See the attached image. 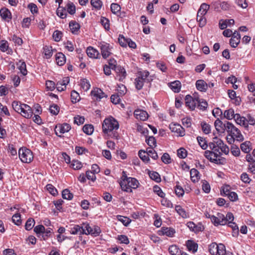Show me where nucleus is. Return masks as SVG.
Returning <instances> with one entry per match:
<instances>
[{
    "mask_svg": "<svg viewBox=\"0 0 255 255\" xmlns=\"http://www.w3.org/2000/svg\"><path fill=\"white\" fill-rule=\"evenodd\" d=\"M209 147L212 150L205 151L204 155L210 161L217 164L222 163L224 160L220 150L225 154H228L230 151L229 147L217 137H214L213 141L209 143Z\"/></svg>",
    "mask_w": 255,
    "mask_h": 255,
    "instance_id": "nucleus-1",
    "label": "nucleus"
},
{
    "mask_svg": "<svg viewBox=\"0 0 255 255\" xmlns=\"http://www.w3.org/2000/svg\"><path fill=\"white\" fill-rule=\"evenodd\" d=\"M119 128V125L118 121L113 117L105 119L102 125L104 135L111 138L118 137V134L116 130Z\"/></svg>",
    "mask_w": 255,
    "mask_h": 255,
    "instance_id": "nucleus-2",
    "label": "nucleus"
},
{
    "mask_svg": "<svg viewBox=\"0 0 255 255\" xmlns=\"http://www.w3.org/2000/svg\"><path fill=\"white\" fill-rule=\"evenodd\" d=\"M18 155L20 159L23 163H30L33 158L31 151L25 147H22L19 149Z\"/></svg>",
    "mask_w": 255,
    "mask_h": 255,
    "instance_id": "nucleus-3",
    "label": "nucleus"
},
{
    "mask_svg": "<svg viewBox=\"0 0 255 255\" xmlns=\"http://www.w3.org/2000/svg\"><path fill=\"white\" fill-rule=\"evenodd\" d=\"M136 76L144 83H150L154 78L153 75H150L149 72L146 70L138 72Z\"/></svg>",
    "mask_w": 255,
    "mask_h": 255,
    "instance_id": "nucleus-4",
    "label": "nucleus"
},
{
    "mask_svg": "<svg viewBox=\"0 0 255 255\" xmlns=\"http://www.w3.org/2000/svg\"><path fill=\"white\" fill-rule=\"evenodd\" d=\"M211 220L212 223L216 226L218 225H224L226 224L225 216L221 213H218L216 216L212 215L211 217Z\"/></svg>",
    "mask_w": 255,
    "mask_h": 255,
    "instance_id": "nucleus-5",
    "label": "nucleus"
},
{
    "mask_svg": "<svg viewBox=\"0 0 255 255\" xmlns=\"http://www.w3.org/2000/svg\"><path fill=\"white\" fill-rule=\"evenodd\" d=\"M84 229L86 232L84 234H91L95 237L99 236L101 233V229L99 227L94 226V228H92L89 224H85Z\"/></svg>",
    "mask_w": 255,
    "mask_h": 255,
    "instance_id": "nucleus-6",
    "label": "nucleus"
},
{
    "mask_svg": "<svg viewBox=\"0 0 255 255\" xmlns=\"http://www.w3.org/2000/svg\"><path fill=\"white\" fill-rule=\"evenodd\" d=\"M186 105L191 110H193L197 106L198 102V97H192L190 95H187L185 99Z\"/></svg>",
    "mask_w": 255,
    "mask_h": 255,
    "instance_id": "nucleus-7",
    "label": "nucleus"
},
{
    "mask_svg": "<svg viewBox=\"0 0 255 255\" xmlns=\"http://www.w3.org/2000/svg\"><path fill=\"white\" fill-rule=\"evenodd\" d=\"M70 129L71 126L70 125L64 123L62 125L56 126L55 128V132L57 135L61 137V135L58 134L59 133H64L69 131Z\"/></svg>",
    "mask_w": 255,
    "mask_h": 255,
    "instance_id": "nucleus-8",
    "label": "nucleus"
},
{
    "mask_svg": "<svg viewBox=\"0 0 255 255\" xmlns=\"http://www.w3.org/2000/svg\"><path fill=\"white\" fill-rule=\"evenodd\" d=\"M134 116L136 119L142 121L147 120L149 117L148 113L146 111L139 109L134 111Z\"/></svg>",
    "mask_w": 255,
    "mask_h": 255,
    "instance_id": "nucleus-9",
    "label": "nucleus"
},
{
    "mask_svg": "<svg viewBox=\"0 0 255 255\" xmlns=\"http://www.w3.org/2000/svg\"><path fill=\"white\" fill-rule=\"evenodd\" d=\"M120 185L122 191H128V176L127 172L125 171H123L122 172V176L121 177L120 180L119 181Z\"/></svg>",
    "mask_w": 255,
    "mask_h": 255,
    "instance_id": "nucleus-10",
    "label": "nucleus"
},
{
    "mask_svg": "<svg viewBox=\"0 0 255 255\" xmlns=\"http://www.w3.org/2000/svg\"><path fill=\"white\" fill-rule=\"evenodd\" d=\"M19 114H20L23 117L29 119L32 116L33 113L29 106L26 104H23V109Z\"/></svg>",
    "mask_w": 255,
    "mask_h": 255,
    "instance_id": "nucleus-11",
    "label": "nucleus"
},
{
    "mask_svg": "<svg viewBox=\"0 0 255 255\" xmlns=\"http://www.w3.org/2000/svg\"><path fill=\"white\" fill-rule=\"evenodd\" d=\"M101 50L102 56L105 59L112 54L111 48L110 47L109 44L106 43L101 44Z\"/></svg>",
    "mask_w": 255,
    "mask_h": 255,
    "instance_id": "nucleus-12",
    "label": "nucleus"
},
{
    "mask_svg": "<svg viewBox=\"0 0 255 255\" xmlns=\"http://www.w3.org/2000/svg\"><path fill=\"white\" fill-rule=\"evenodd\" d=\"M232 35V37L230 40V43L232 47L235 48L240 42L241 35L237 31H235Z\"/></svg>",
    "mask_w": 255,
    "mask_h": 255,
    "instance_id": "nucleus-13",
    "label": "nucleus"
},
{
    "mask_svg": "<svg viewBox=\"0 0 255 255\" xmlns=\"http://www.w3.org/2000/svg\"><path fill=\"white\" fill-rule=\"evenodd\" d=\"M115 70L118 74L117 77H118L120 81H122L124 79H126L127 76V72L125 69L123 67L120 65H118L115 67Z\"/></svg>",
    "mask_w": 255,
    "mask_h": 255,
    "instance_id": "nucleus-14",
    "label": "nucleus"
},
{
    "mask_svg": "<svg viewBox=\"0 0 255 255\" xmlns=\"http://www.w3.org/2000/svg\"><path fill=\"white\" fill-rule=\"evenodd\" d=\"M92 96L93 97L94 100H98L106 96L103 91L99 88L95 89L91 92Z\"/></svg>",
    "mask_w": 255,
    "mask_h": 255,
    "instance_id": "nucleus-15",
    "label": "nucleus"
},
{
    "mask_svg": "<svg viewBox=\"0 0 255 255\" xmlns=\"http://www.w3.org/2000/svg\"><path fill=\"white\" fill-rule=\"evenodd\" d=\"M0 14L1 18L7 21H9L11 19V12L6 8H2L0 9Z\"/></svg>",
    "mask_w": 255,
    "mask_h": 255,
    "instance_id": "nucleus-16",
    "label": "nucleus"
},
{
    "mask_svg": "<svg viewBox=\"0 0 255 255\" xmlns=\"http://www.w3.org/2000/svg\"><path fill=\"white\" fill-rule=\"evenodd\" d=\"M234 120L237 124L242 126L245 128H248V120L245 117H242L240 114H238Z\"/></svg>",
    "mask_w": 255,
    "mask_h": 255,
    "instance_id": "nucleus-17",
    "label": "nucleus"
},
{
    "mask_svg": "<svg viewBox=\"0 0 255 255\" xmlns=\"http://www.w3.org/2000/svg\"><path fill=\"white\" fill-rule=\"evenodd\" d=\"M170 128L173 132L179 133V135L182 136L184 135V131L183 128L179 125L173 124L170 126Z\"/></svg>",
    "mask_w": 255,
    "mask_h": 255,
    "instance_id": "nucleus-18",
    "label": "nucleus"
},
{
    "mask_svg": "<svg viewBox=\"0 0 255 255\" xmlns=\"http://www.w3.org/2000/svg\"><path fill=\"white\" fill-rule=\"evenodd\" d=\"M160 232L161 233L159 235H166L168 237H172L175 233V231L174 229L171 228H162Z\"/></svg>",
    "mask_w": 255,
    "mask_h": 255,
    "instance_id": "nucleus-19",
    "label": "nucleus"
},
{
    "mask_svg": "<svg viewBox=\"0 0 255 255\" xmlns=\"http://www.w3.org/2000/svg\"><path fill=\"white\" fill-rule=\"evenodd\" d=\"M196 86L197 89L202 92H205L207 90V84L202 80H198L196 81Z\"/></svg>",
    "mask_w": 255,
    "mask_h": 255,
    "instance_id": "nucleus-20",
    "label": "nucleus"
},
{
    "mask_svg": "<svg viewBox=\"0 0 255 255\" xmlns=\"http://www.w3.org/2000/svg\"><path fill=\"white\" fill-rule=\"evenodd\" d=\"M238 114H235V111L233 109L225 110L224 113V117L228 120L235 119Z\"/></svg>",
    "mask_w": 255,
    "mask_h": 255,
    "instance_id": "nucleus-21",
    "label": "nucleus"
},
{
    "mask_svg": "<svg viewBox=\"0 0 255 255\" xmlns=\"http://www.w3.org/2000/svg\"><path fill=\"white\" fill-rule=\"evenodd\" d=\"M86 52L89 57L93 58H97L99 54L98 50L91 46L87 48Z\"/></svg>",
    "mask_w": 255,
    "mask_h": 255,
    "instance_id": "nucleus-22",
    "label": "nucleus"
},
{
    "mask_svg": "<svg viewBox=\"0 0 255 255\" xmlns=\"http://www.w3.org/2000/svg\"><path fill=\"white\" fill-rule=\"evenodd\" d=\"M209 5L205 3H202L197 12V15H201V16H205L209 10Z\"/></svg>",
    "mask_w": 255,
    "mask_h": 255,
    "instance_id": "nucleus-23",
    "label": "nucleus"
},
{
    "mask_svg": "<svg viewBox=\"0 0 255 255\" xmlns=\"http://www.w3.org/2000/svg\"><path fill=\"white\" fill-rule=\"evenodd\" d=\"M84 233H86V232L84 231V227H81L79 225L74 226V227L72 228L71 230V234L73 235H82L84 234Z\"/></svg>",
    "mask_w": 255,
    "mask_h": 255,
    "instance_id": "nucleus-24",
    "label": "nucleus"
},
{
    "mask_svg": "<svg viewBox=\"0 0 255 255\" xmlns=\"http://www.w3.org/2000/svg\"><path fill=\"white\" fill-rule=\"evenodd\" d=\"M186 246L189 251H192L194 253L197 251L198 245L192 241H187L186 242Z\"/></svg>",
    "mask_w": 255,
    "mask_h": 255,
    "instance_id": "nucleus-25",
    "label": "nucleus"
},
{
    "mask_svg": "<svg viewBox=\"0 0 255 255\" xmlns=\"http://www.w3.org/2000/svg\"><path fill=\"white\" fill-rule=\"evenodd\" d=\"M56 60L58 65L62 66L65 63L66 58L62 53L59 52L56 55Z\"/></svg>",
    "mask_w": 255,
    "mask_h": 255,
    "instance_id": "nucleus-26",
    "label": "nucleus"
},
{
    "mask_svg": "<svg viewBox=\"0 0 255 255\" xmlns=\"http://www.w3.org/2000/svg\"><path fill=\"white\" fill-rule=\"evenodd\" d=\"M139 185V183L137 179L134 178L128 177V188L135 189L138 187Z\"/></svg>",
    "mask_w": 255,
    "mask_h": 255,
    "instance_id": "nucleus-27",
    "label": "nucleus"
},
{
    "mask_svg": "<svg viewBox=\"0 0 255 255\" xmlns=\"http://www.w3.org/2000/svg\"><path fill=\"white\" fill-rule=\"evenodd\" d=\"M17 66L18 67V68L20 70V73L23 75L25 76L27 73L25 63L23 61L20 60L17 63Z\"/></svg>",
    "mask_w": 255,
    "mask_h": 255,
    "instance_id": "nucleus-28",
    "label": "nucleus"
},
{
    "mask_svg": "<svg viewBox=\"0 0 255 255\" xmlns=\"http://www.w3.org/2000/svg\"><path fill=\"white\" fill-rule=\"evenodd\" d=\"M199 171L195 169L192 168L190 170V177L191 180L193 182H197L199 179Z\"/></svg>",
    "mask_w": 255,
    "mask_h": 255,
    "instance_id": "nucleus-29",
    "label": "nucleus"
},
{
    "mask_svg": "<svg viewBox=\"0 0 255 255\" xmlns=\"http://www.w3.org/2000/svg\"><path fill=\"white\" fill-rule=\"evenodd\" d=\"M69 27L71 32L76 34L79 30L80 26L79 24L76 21H72L69 23Z\"/></svg>",
    "mask_w": 255,
    "mask_h": 255,
    "instance_id": "nucleus-30",
    "label": "nucleus"
},
{
    "mask_svg": "<svg viewBox=\"0 0 255 255\" xmlns=\"http://www.w3.org/2000/svg\"><path fill=\"white\" fill-rule=\"evenodd\" d=\"M171 89L175 93H178L181 89V83L179 81L171 82L170 84Z\"/></svg>",
    "mask_w": 255,
    "mask_h": 255,
    "instance_id": "nucleus-31",
    "label": "nucleus"
},
{
    "mask_svg": "<svg viewBox=\"0 0 255 255\" xmlns=\"http://www.w3.org/2000/svg\"><path fill=\"white\" fill-rule=\"evenodd\" d=\"M168 250L171 255H182L181 251L176 245L170 246Z\"/></svg>",
    "mask_w": 255,
    "mask_h": 255,
    "instance_id": "nucleus-32",
    "label": "nucleus"
},
{
    "mask_svg": "<svg viewBox=\"0 0 255 255\" xmlns=\"http://www.w3.org/2000/svg\"><path fill=\"white\" fill-rule=\"evenodd\" d=\"M24 104H21L18 101H14L12 103V107L13 109L17 113H19L23 109V105Z\"/></svg>",
    "mask_w": 255,
    "mask_h": 255,
    "instance_id": "nucleus-33",
    "label": "nucleus"
},
{
    "mask_svg": "<svg viewBox=\"0 0 255 255\" xmlns=\"http://www.w3.org/2000/svg\"><path fill=\"white\" fill-rule=\"evenodd\" d=\"M214 126L216 130L218 132H223L225 131L224 124H223V122L219 119L215 121L214 123Z\"/></svg>",
    "mask_w": 255,
    "mask_h": 255,
    "instance_id": "nucleus-34",
    "label": "nucleus"
},
{
    "mask_svg": "<svg viewBox=\"0 0 255 255\" xmlns=\"http://www.w3.org/2000/svg\"><path fill=\"white\" fill-rule=\"evenodd\" d=\"M138 155L140 159L145 163H148L150 160L148 154L144 150H139Z\"/></svg>",
    "mask_w": 255,
    "mask_h": 255,
    "instance_id": "nucleus-35",
    "label": "nucleus"
},
{
    "mask_svg": "<svg viewBox=\"0 0 255 255\" xmlns=\"http://www.w3.org/2000/svg\"><path fill=\"white\" fill-rule=\"evenodd\" d=\"M148 155L149 157H151L153 159L156 160L158 158V155L153 147H148L145 151Z\"/></svg>",
    "mask_w": 255,
    "mask_h": 255,
    "instance_id": "nucleus-36",
    "label": "nucleus"
},
{
    "mask_svg": "<svg viewBox=\"0 0 255 255\" xmlns=\"http://www.w3.org/2000/svg\"><path fill=\"white\" fill-rule=\"evenodd\" d=\"M175 209L176 211L183 218H186L188 217V214L186 212L185 210L182 208L181 206H176Z\"/></svg>",
    "mask_w": 255,
    "mask_h": 255,
    "instance_id": "nucleus-37",
    "label": "nucleus"
},
{
    "mask_svg": "<svg viewBox=\"0 0 255 255\" xmlns=\"http://www.w3.org/2000/svg\"><path fill=\"white\" fill-rule=\"evenodd\" d=\"M251 143L250 141H246L241 144V148L245 153H249L251 150Z\"/></svg>",
    "mask_w": 255,
    "mask_h": 255,
    "instance_id": "nucleus-38",
    "label": "nucleus"
},
{
    "mask_svg": "<svg viewBox=\"0 0 255 255\" xmlns=\"http://www.w3.org/2000/svg\"><path fill=\"white\" fill-rule=\"evenodd\" d=\"M199 144L203 149H206L209 145L207 144V141L203 137L198 136L197 138Z\"/></svg>",
    "mask_w": 255,
    "mask_h": 255,
    "instance_id": "nucleus-39",
    "label": "nucleus"
},
{
    "mask_svg": "<svg viewBox=\"0 0 255 255\" xmlns=\"http://www.w3.org/2000/svg\"><path fill=\"white\" fill-rule=\"evenodd\" d=\"M144 83L143 82H142V80L140 79L137 76L134 79V85L135 88L137 90H140L143 88Z\"/></svg>",
    "mask_w": 255,
    "mask_h": 255,
    "instance_id": "nucleus-40",
    "label": "nucleus"
},
{
    "mask_svg": "<svg viewBox=\"0 0 255 255\" xmlns=\"http://www.w3.org/2000/svg\"><path fill=\"white\" fill-rule=\"evenodd\" d=\"M218 245L215 243L211 244L209 246V251L212 255H217L218 250Z\"/></svg>",
    "mask_w": 255,
    "mask_h": 255,
    "instance_id": "nucleus-41",
    "label": "nucleus"
},
{
    "mask_svg": "<svg viewBox=\"0 0 255 255\" xmlns=\"http://www.w3.org/2000/svg\"><path fill=\"white\" fill-rule=\"evenodd\" d=\"M80 84L82 89L85 91H87L90 88L91 86L89 82L86 79H82L80 82Z\"/></svg>",
    "mask_w": 255,
    "mask_h": 255,
    "instance_id": "nucleus-42",
    "label": "nucleus"
},
{
    "mask_svg": "<svg viewBox=\"0 0 255 255\" xmlns=\"http://www.w3.org/2000/svg\"><path fill=\"white\" fill-rule=\"evenodd\" d=\"M187 225L190 230L193 232H198L201 231V228L198 227L193 222H188Z\"/></svg>",
    "mask_w": 255,
    "mask_h": 255,
    "instance_id": "nucleus-43",
    "label": "nucleus"
},
{
    "mask_svg": "<svg viewBox=\"0 0 255 255\" xmlns=\"http://www.w3.org/2000/svg\"><path fill=\"white\" fill-rule=\"evenodd\" d=\"M83 131L88 135L91 134L94 131V128L92 125H86L83 128Z\"/></svg>",
    "mask_w": 255,
    "mask_h": 255,
    "instance_id": "nucleus-44",
    "label": "nucleus"
},
{
    "mask_svg": "<svg viewBox=\"0 0 255 255\" xmlns=\"http://www.w3.org/2000/svg\"><path fill=\"white\" fill-rule=\"evenodd\" d=\"M146 142L150 146V147H154L156 146V140L153 136H149L146 139Z\"/></svg>",
    "mask_w": 255,
    "mask_h": 255,
    "instance_id": "nucleus-45",
    "label": "nucleus"
},
{
    "mask_svg": "<svg viewBox=\"0 0 255 255\" xmlns=\"http://www.w3.org/2000/svg\"><path fill=\"white\" fill-rule=\"evenodd\" d=\"M62 195L63 198L67 200H71L73 197L72 193H70V191L67 189L63 190Z\"/></svg>",
    "mask_w": 255,
    "mask_h": 255,
    "instance_id": "nucleus-46",
    "label": "nucleus"
},
{
    "mask_svg": "<svg viewBox=\"0 0 255 255\" xmlns=\"http://www.w3.org/2000/svg\"><path fill=\"white\" fill-rule=\"evenodd\" d=\"M153 190L154 192L158 195L159 197L161 198H164L165 197V193L162 191L161 188L158 186L155 185L153 186Z\"/></svg>",
    "mask_w": 255,
    "mask_h": 255,
    "instance_id": "nucleus-47",
    "label": "nucleus"
},
{
    "mask_svg": "<svg viewBox=\"0 0 255 255\" xmlns=\"http://www.w3.org/2000/svg\"><path fill=\"white\" fill-rule=\"evenodd\" d=\"M43 52L46 58H49L52 55V49L51 47L45 46L43 48Z\"/></svg>",
    "mask_w": 255,
    "mask_h": 255,
    "instance_id": "nucleus-48",
    "label": "nucleus"
},
{
    "mask_svg": "<svg viewBox=\"0 0 255 255\" xmlns=\"http://www.w3.org/2000/svg\"><path fill=\"white\" fill-rule=\"evenodd\" d=\"M120 45L123 47H126L128 43V40L123 35H120L118 39Z\"/></svg>",
    "mask_w": 255,
    "mask_h": 255,
    "instance_id": "nucleus-49",
    "label": "nucleus"
},
{
    "mask_svg": "<svg viewBox=\"0 0 255 255\" xmlns=\"http://www.w3.org/2000/svg\"><path fill=\"white\" fill-rule=\"evenodd\" d=\"M201 125L202 130L204 133L208 134L211 132V127L209 124L203 122Z\"/></svg>",
    "mask_w": 255,
    "mask_h": 255,
    "instance_id": "nucleus-50",
    "label": "nucleus"
},
{
    "mask_svg": "<svg viewBox=\"0 0 255 255\" xmlns=\"http://www.w3.org/2000/svg\"><path fill=\"white\" fill-rule=\"evenodd\" d=\"M197 20L201 27L205 26L206 23V19L204 16H201V15H197Z\"/></svg>",
    "mask_w": 255,
    "mask_h": 255,
    "instance_id": "nucleus-51",
    "label": "nucleus"
},
{
    "mask_svg": "<svg viewBox=\"0 0 255 255\" xmlns=\"http://www.w3.org/2000/svg\"><path fill=\"white\" fill-rule=\"evenodd\" d=\"M35 221L33 219H29L26 221L25 225V229L26 230H30L34 225Z\"/></svg>",
    "mask_w": 255,
    "mask_h": 255,
    "instance_id": "nucleus-52",
    "label": "nucleus"
},
{
    "mask_svg": "<svg viewBox=\"0 0 255 255\" xmlns=\"http://www.w3.org/2000/svg\"><path fill=\"white\" fill-rule=\"evenodd\" d=\"M47 190L53 196H55L58 194L57 189L50 184H48L46 185Z\"/></svg>",
    "mask_w": 255,
    "mask_h": 255,
    "instance_id": "nucleus-53",
    "label": "nucleus"
},
{
    "mask_svg": "<svg viewBox=\"0 0 255 255\" xmlns=\"http://www.w3.org/2000/svg\"><path fill=\"white\" fill-rule=\"evenodd\" d=\"M71 101L73 103H76L79 101V94L75 91H72L71 93Z\"/></svg>",
    "mask_w": 255,
    "mask_h": 255,
    "instance_id": "nucleus-54",
    "label": "nucleus"
},
{
    "mask_svg": "<svg viewBox=\"0 0 255 255\" xmlns=\"http://www.w3.org/2000/svg\"><path fill=\"white\" fill-rule=\"evenodd\" d=\"M91 4L93 7L99 9L102 5V2L100 0H91Z\"/></svg>",
    "mask_w": 255,
    "mask_h": 255,
    "instance_id": "nucleus-55",
    "label": "nucleus"
},
{
    "mask_svg": "<svg viewBox=\"0 0 255 255\" xmlns=\"http://www.w3.org/2000/svg\"><path fill=\"white\" fill-rule=\"evenodd\" d=\"M187 155V151L184 148H180L177 150V155L180 158H185Z\"/></svg>",
    "mask_w": 255,
    "mask_h": 255,
    "instance_id": "nucleus-56",
    "label": "nucleus"
},
{
    "mask_svg": "<svg viewBox=\"0 0 255 255\" xmlns=\"http://www.w3.org/2000/svg\"><path fill=\"white\" fill-rule=\"evenodd\" d=\"M67 11L71 14H73L75 13L76 8L74 3L72 2H69L67 4Z\"/></svg>",
    "mask_w": 255,
    "mask_h": 255,
    "instance_id": "nucleus-57",
    "label": "nucleus"
},
{
    "mask_svg": "<svg viewBox=\"0 0 255 255\" xmlns=\"http://www.w3.org/2000/svg\"><path fill=\"white\" fill-rule=\"evenodd\" d=\"M101 23L106 30L109 29L110 22L108 19L104 17H102L101 18Z\"/></svg>",
    "mask_w": 255,
    "mask_h": 255,
    "instance_id": "nucleus-58",
    "label": "nucleus"
},
{
    "mask_svg": "<svg viewBox=\"0 0 255 255\" xmlns=\"http://www.w3.org/2000/svg\"><path fill=\"white\" fill-rule=\"evenodd\" d=\"M59 107L55 104L51 105L49 108L50 113L54 115H57L59 113Z\"/></svg>",
    "mask_w": 255,
    "mask_h": 255,
    "instance_id": "nucleus-59",
    "label": "nucleus"
},
{
    "mask_svg": "<svg viewBox=\"0 0 255 255\" xmlns=\"http://www.w3.org/2000/svg\"><path fill=\"white\" fill-rule=\"evenodd\" d=\"M149 175L151 179L155 180L156 182H159L160 181L159 174L156 172H150L149 173Z\"/></svg>",
    "mask_w": 255,
    "mask_h": 255,
    "instance_id": "nucleus-60",
    "label": "nucleus"
},
{
    "mask_svg": "<svg viewBox=\"0 0 255 255\" xmlns=\"http://www.w3.org/2000/svg\"><path fill=\"white\" fill-rule=\"evenodd\" d=\"M198 102L197 106L200 110H205L207 108L208 106L207 102L205 101H201L199 98H198Z\"/></svg>",
    "mask_w": 255,
    "mask_h": 255,
    "instance_id": "nucleus-61",
    "label": "nucleus"
},
{
    "mask_svg": "<svg viewBox=\"0 0 255 255\" xmlns=\"http://www.w3.org/2000/svg\"><path fill=\"white\" fill-rule=\"evenodd\" d=\"M13 222L16 225H19L21 223L20 215L19 214H15L12 217Z\"/></svg>",
    "mask_w": 255,
    "mask_h": 255,
    "instance_id": "nucleus-62",
    "label": "nucleus"
},
{
    "mask_svg": "<svg viewBox=\"0 0 255 255\" xmlns=\"http://www.w3.org/2000/svg\"><path fill=\"white\" fill-rule=\"evenodd\" d=\"M57 14L61 18H64L66 17L67 13L65 9H63L62 7H59L57 9Z\"/></svg>",
    "mask_w": 255,
    "mask_h": 255,
    "instance_id": "nucleus-63",
    "label": "nucleus"
},
{
    "mask_svg": "<svg viewBox=\"0 0 255 255\" xmlns=\"http://www.w3.org/2000/svg\"><path fill=\"white\" fill-rule=\"evenodd\" d=\"M71 166L75 170H78L81 168L82 165L81 162L78 160H73Z\"/></svg>",
    "mask_w": 255,
    "mask_h": 255,
    "instance_id": "nucleus-64",
    "label": "nucleus"
}]
</instances>
